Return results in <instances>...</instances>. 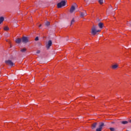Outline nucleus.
<instances>
[{"mask_svg": "<svg viewBox=\"0 0 131 131\" xmlns=\"http://www.w3.org/2000/svg\"><path fill=\"white\" fill-rule=\"evenodd\" d=\"M101 30H97V26L93 25L91 29V34L92 35H96L98 32H100Z\"/></svg>", "mask_w": 131, "mask_h": 131, "instance_id": "1", "label": "nucleus"}, {"mask_svg": "<svg viewBox=\"0 0 131 131\" xmlns=\"http://www.w3.org/2000/svg\"><path fill=\"white\" fill-rule=\"evenodd\" d=\"M67 3V0L62 1L61 2L57 4V8H58V9H60L62 8V7H64L66 6Z\"/></svg>", "mask_w": 131, "mask_h": 131, "instance_id": "2", "label": "nucleus"}, {"mask_svg": "<svg viewBox=\"0 0 131 131\" xmlns=\"http://www.w3.org/2000/svg\"><path fill=\"white\" fill-rule=\"evenodd\" d=\"M29 38L28 37L24 36L21 38V41L24 43H27V42H29Z\"/></svg>", "mask_w": 131, "mask_h": 131, "instance_id": "3", "label": "nucleus"}, {"mask_svg": "<svg viewBox=\"0 0 131 131\" xmlns=\"http://www.w3.org/2000/svg\"><path fill=\"white\" fill-rule=\"evenodd\" d=\"M5 63L7 65H9V66H11V67L14 66V65H15L14 62H13V61H12V60H6Z\"/></svg>", "mask_w": 131, "mask_h": 131, "instance_id": "4", "label": "nucleus"}, {"mask_svg": "<svg viewBox=\"0 0 131 131\" xmlns=\"http://www.w3.org/2000/svg\"><path fill=\"white\" fill-rule=\"evenodd\" d=\"M105 125L104 123L101 122L99 124V127L96 129V131H102V128Z\"/></svg>", "mask_w": 131, "mask_h": 131, "instance_id": "5", "label": "nucleus"}, {"mask_svg": "<svg viewBox=\"0 0 131 131\" xmlns=\"http://www.w3.org/2000/svg\"><path fill=\"white\" fill-rule=\"evenodd\" d=\"M52 43H53V42H52V40H49L48 41V44L46 45V47L47 48V50H49V49H50V48L52 46Z\"/></svg>", "mask_w": 131, "mask_h": 131, "instance_id": "6", "label": "nucleus"}, {"mask_svg": "<svg viewBox=\"0 0 131 131\" xmlns=\"http://www.w3.org/2000/svg\"><path fill=\"white\" fill-rule=\"evenodd\" d=\"M88 14L86 13V11H84V12H80V17L81 18H83L84 17H85V16H87Z\"/></svg>", "mask_w": 131, "mask_h": 131, "instance_id": "7", "label": "nucleus"}, {"mask_svg": "<svg viewBox=\"0 0 131 131\" xmlns=\"http://www.w3.org/2000/svg\"><path fill=\"white\" fill-rule=\"evenodd\" d=\"M74 11H75V7L73 5L71 7L70 12V13H73V12H74Z\"/></svg>", "mask_w": 131, "mask_h": 131, "instance_id": "8", "label": "nucleus"}, {"mask_svg": "<svg viewBox=\"0 0 131 131\" xmlns=\"http://www.w3.org/2000/svg\"><path fill=\"white\" fill-rule=\"evenodd\" d=\"M97 125H98V123L97 122H95L92 124V129H95V128H96V127H97Z\"/></svg>", "mask_w": 131, "mask_h": 131, "instance_id": "9", "label": "nucleus"}, {"mask_svg": "<svg viewBox=\"0 0 131 131\" xmlns=\"http://www.w3.org/2000/svg\"><path fill=\"white\" fill-rule=\"evenodd\" d=\"M103 26H104V25L103 24V23H99L98 24V27L100 29H102L103 28Z\"/></svg>", "mask_w": 131, "mask_h": 131, "instance_id": "10", "label": "nucleus"}, {"mask_svg": "<svg viewBox=\"0 0 131 131\" xmlns=\"http://www.w3.org/2000/svg\"><path fill=\"white\" fill-rule=\"evenodd\" d=\"M21 41H22V39L20 38H17L15 40L16 43H20Z\"/></svg>", "mask_w": 131, "mask_h": 131, "instance_id": "11", "label": "nucleus"}, {"mask_svg": "<svg viewBox=\"0 0 131 131\" xmlns=\"http://www.w3.org/2000/svg\"><path fill=\"white\" fill-rule=\"evenodd\" d=\"M4 20H5V18H4V17L3 16L0 17V24L1 23H3V22H4Z\"/></svg>", "mask_w": 131, "mask_h": 131, "instance_id": "12", "label": "nucleus"}, {"mask_svg": "<svg viewBox=\"0 0 131 131\" xmlns=\"http://www.w3.org/2000/svg\"><path fill=\"white\" fill-rule=\"evenodd\" d=\"M128 121H123L122 122H121V123H122V124H127V123H128Z\"/></svg>", "mask_w": 131, "mask_h": 131, "instance_id": "13", "label": "nucleus"}, {"mask_svg": "<svg viewBox=\"0 0 131 131\" xmlns=\"http://www.w3.org/2000/svg\"><path fill=\"white\" fill-rule=\"evenodd\" d=\"M117 67H118V65H117V64H114V65L112 66V69H116V68H117Z\"/></svg>", "mask_w": 131, "mask_h": 131, "instance_id": "14", "label": "nucleus"}, {"mask_svg": "<svg viewBox=\"0 0 131 131\" xmlns=\"http://www.w3.org/2000/svg\"><path fill=\"white\" fill-rule=\"evenodd\" d=\"M26 51H27V49H26V48H23V49H21V50H20V52H21V53H25V52H26Z\"/></svg>", "mask_w": 131, "mask_h": 131, "instance_id": "15", "label": "nucleus"}, {"mask_svg": "<svg viewBox=\"0 0 131 131\" xmlns=\"http://www.w3.org/2000/svg\"><path fill=\"white\" fill-rule=\"evenodd\" d=\"M75 22V20H74V18H73L71 21L70 26H71V25H72V24H74Z\"/></svg>", "mask_w": 131, "mask_h": 131, "instance_id": "16", "label": "nucleus"}, {"mask_svg": "<svg viewBox=\"0 0 131 131\" xmlns=\"http://www.w3.org/2000/svg\"><path fill=\"white\" fill-rule=\"evenodd\" d=\"M98 3H99V4L100 5H103V3H104V1L103 0H99Z\"/></svg>", "mask_w": 131, "mask_h": 131, "instance_id": "17", "label": "nucleus"}, {"mask_svg": "<svg viewBox=\"0 0 131 131\" xmlns=\"http://www.w3.org/2000/svg\"><path fill=\"white\" fill-rule=\"evenodd\" d=\"M46 26H50V22L49 21H47L45 23Z\"/></svg>", "mask_w": 131, "mask_h": 131, "instance_id": "18", "label": "nucleus"}, {"mask_svg": "<svg viewBox=\"0 0 131 131\" xmlns=\"http://www.w3.org/2000/svg\"><path fill=\"white\" fill-rule=\"evenodd\" d=\"M127 25L128 26H131V22L127 21Z\"/></svg>", "mask_w": 131, "mask_h": 131, "instance_id": "19", "label": "nucleus"}, {"mask_svg": "<svg viewBox=\"0 0 131 131\" xmlns=\"http://www.w3.org/2000/svg\"><path fill=\"white\" fill-rule=\"evenodd\" d=\"M9 28L8 27H5L4 28V30H9Z\"/></svg>", "mask_w": 131, "mask_h": 131, "instance_id": "20", "label": "nucleus"}, {"mask_svg": "<svg viewBox=\"0 0 131 131\" xmlns=\"http://www.w3.org/2000/svg\"><path fill=\"white\" fill-rule=\"evenodd\" d=\"M110 130L111 131H114L115 130V129L114 128L111 127L110 128Z\"/></svg>", "mask_w": 131, "mask_h": 131, "instance_id": "21", "label": "nucleus"}, {"mask_svg": "<svg viewBox=\"0 0 131 131\" xmlns=\"http://www.w3.org/2000/svg\"><path fill=\"white\" fill-rule=\"evenodd\" d=\"M5 36L8 37V36H9L10 35L9 34V33H6L5 34Z\"/></svg>", "mask_w": 131, "mask_h": 131, "instance_id": "22", "label": "nucleus"}, {"mask_svg": "<svg viewBox=\"0 0 131 131\" xmlns=\"http://www.w3.org/2000/svg\"><path fill=\"white\" fill-rule=\"evenodd\" d=\"M35 40H36V41H37V40H38V37H36L35 38Z\"/></svg>", "mask_w": 131, "mask_h": 131, "instance_id": "23", "label": "nucleus"}, {"mask_svg": "<svg viewBox=\"0 0 131 131\" xmlns=\"http://www.w3.org/2000/svg\"><path fill=\"white\" fill-rule=\"evenodd\" d=\"M36 54H40V51L39 50H37L36 52Z\"/></svg>", "mask_w": 131, "mask_h": 131, "instance_id": "24", "label": "nucleus"}, {"mask_svg": "<svg viewBox=\"0 0 131 131\" xmlns=\"http://www.w3.org/2000/svg\"><path fill=\"white\" fill-rule=\"evenodd\" d=\"M109 9L111 10H112L113 8H112V6L110 5L109 7Z\"/></svg>", "mask_w": 131, "mask_h": 131, "instance_id": "25", "label": "nucleus"}, {"mask_svg": "<svg viewBox=\"0 0 131 131\" xmlns=\"http://www.w3.org/2000/svg\"><path fill=\"white\" fill-rule=\"evenodd\" d=\"M128 122H129L130 123H131V119L128 120Z\"/></svg>", "mask_w": 131, "mask_h": 131, "instance_id": "26", "label": "nucleus"}, {"mask_svg": "<svg viewBox=\"0 0 131 131\" xmlns=\"http://www.w3.org/2000/svg\"><path fill=\"white\" fill-rule=\"evenodd\" d=\"M39 27H41V25H40L39 26Z\"/></svg>", "mask_w": 131, "mask_h": 131, "instance_id": "27", "label": "nucleus"}, {"mask_svg": "<svg viewBox=\"0 0 131 131\" xmlns=\"http://www.w3.org/2000/svg\"><path fill=\"white\" fill-rule=\"evenodd\" d=\"M115 7H117L116 5H115Z\"/></svg>", "mask_w": 131, "mask_h": 131, "instance_id": "28", "label": "nucleus"}, {"mask_svg": "<svg viewBox=\"0 0 131 131\" xmlns=\"http://www.w3.org/2000/svg\"><path fill=\"white\" fill-rule=\"evenodd\" d=\"M115 7H117L116 5H115Z\"/></svg>", "mask_w": 131, "mask_h": 131, "instance_id": "29", "label": "nucleus"}, {"mask_svg": "<svg viewBox=\"0 0 131 131\" xmlns=\"http://www.w3.org/2000/svg\"><path fill=\"white\" fill-rule=\"evenodd\" d=\"M24 1H26V0H23Z\"/></svg>", "mask_w": 131, "mask_h": 131, "instance_id": "30", "label": "nucleus"}, {"mask_svg": "<svg viewBox=\"0 0 131 131\" xmlns=\"http://www.w3.org/2000/svg\"><path fill=\"white\" fill-rule=\"evenodd\" d=\"M116 10H117V8H116Z\"/></svg>", "mask_w": 131, "mask_h": 131, "instance_id": "31", "label": "nucleus"}, {"mask_svg": "<svg viewBox=\"0 0 131 131\" xmlns=\"http://www.w3.org/2000/svg\"><path fill=\"white\" fill-rule=\"evenodd\" d=\"M116 10H117V8H116Z\"/></svg>", "mask_w": 131, "mask_h": 131, "instance_id": "32", "label": "nucleus"}, {"mask_svg": "<svg viewBox=\"0 0 131 131\" xmlns=\"http://www.w3.org/2000/svg\"><path fill=\"white\" fill-rule=\"evenodd\" d=\"M127 65H129V64H127Z\"/></svg>", "mask_w": 131, "mask_h": 131, "instance_id": "33", "label": "nucleus"}]
</instances>
